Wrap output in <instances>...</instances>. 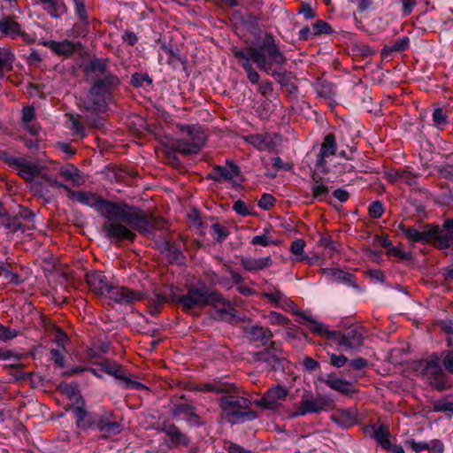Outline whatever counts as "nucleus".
I'll use <instances>...</instances> for the list:
<instances>
[{
	"mask_svg": "<svg viewBox=\"0 0 453 453\" xmlns=\"http://www.w3.org/2000/svg\"><path fill=\"white\" fill-rule=\"evenodd\" d=\"M67 196L72 201L95 208L99 214L106 218L103 224V231L109 239L121 242L124 240L133 242L136 234L131 230L140 234H147L152 230H161L165 227L164 219L148 213L138 207L128 206L125 203H115L106 200L96 194L68 189Z\"/></svg>",
	"mask_w": 453,
	"mask_h": 453,
	"instance_id": "f257e3e1",
	"label": "nucleus"
},
{
	"mask_svg": "<svg viewBox=\"0 0 453 453\" xmlns=\"http://www.w3.org/2000/svg\"><path fill=\"white\" fill-rule=\"evenodd\" d=\"M243 51L257 67L266 73H271L274 69L273 66L283 65L287 63V58L280 50L271 34L265 33L259 35L251 46L239 48Z\"/></svg>",
	"mask_w": 453,
	"mask_h": 453,
	"instance_id": "f03ea898",
	"label": "nucleus"
},
{
	"mask_svg": "<svg viewBox=\"0 0 453 453\" xmlns=\"http://www.w3.org/2000/svg\"><path fill=\"white\" fill-rule=\"evenodd\" d=\"M119 83V80L116 75H108L104 81H95L87 97L81 100L83 108L96 112L104 111L107 108V102L111 96V90Z\"/></svg>",
	"mask_w": 453,
	"mask_h": 453,
	"instance_id": "7ed1b4c3",
	"label": "nucleus"
},
{
	"mask_svg": "<svg viewBox=\"0 0 453 453\" xmlns=\"http://www.w3.org/2000/svg\"><path fill=\"white\" fill-rule=\"evenodd\" d=\"M219 403L224 417L229 422H243L257 418L256 411H250L251 402L248 398L235 395H226L220 397Z\"/></svg>",
	"mask_w": 453,
	"mask_h": 453,
	"instance_id": "20e7f679",
	"label": "nucleus"
},
{
	"mask_svg": "<svg viewBox=\"0 0 453 453\" xmlns=\"http://www.w3.org/2000/svg\"><path fill=\"white\" fill-rule=\"evenodd\" d=\"M421 374L426 378V382L438 391H443L452 387V381L443 372L438 357H433L426 360Z\"/></svg>",
	"mask_w": 453,
	"mask_h": 453,
	"instance_id": "39448f33",
	"label": "nucleus"
},
{
	"mask_svg": "<svg viewBox=\"0 0 453 453\" xmlns=\"http://www.w3.org/2000/svg\"><path fill=\"white\" fill-rule=\"evenodd\" d=\"M326 339L333 341L344 349H359L364 343V330L359 326H352L344 332L331 331Z\"/></svg>",
	"mask_w": 453,
	"mask_h": 453,
	"instance_id": "423d86ee",
	"label": "nucleus"
},
{
	"mask_svg": "<svg viewBox=\"0 0 453 453\" xmlns=\"http://www.w3.org/2000/svg\"><path fill=\"white\" fill-rule=\"evenodd\" d=\"M209 292L210 288L206 287L190 288L185 295L173 296L172 302L181 305L185 311L195 308H203L206 306Z\"/></svg>",
	"mask_w": 453,
	"mask_h": 453,
	"instance_id": "0eeeda50",
	"label": "nucleus"
},
{
	"mask_svg": "<svg viewBox=\"0 0 453 453\" xmlns=\"http://www.w3.org/2000/svg\"><path fill=\"white\" fill-rule=\"evenodd\" d=\"M35 214L27 208H22L13 217L4 216L1 225L11 234L18 231L25 232L35 228Z\"/></svg>",
	"mask_w": 453,
	"mask_h": 453,
	"instance_id": "6e6552de",
	"label": "nucleus"
},
{
	"mask_svg": "<svg viewBox=\"0 0 453 453\" xmlns=\"http://www.w3.org/2000/svg\"><path fill=\"white\" fill-rule=\"evenodd\" d=\"M94 428H96L102 434L103 438L108 439L120 434L123 426L117 420L112 411H103L95 414Z\"/></svg>",
	"mask_w": 453,
	"mask_h": 453,
	"instance_id": "1a4fd4ad",
	"label": "nucleus"
},
{
	"mask_svg": "<svg viewBox=\"0 0 453 453\" xmlns=\"http://www.w3.org/2000/svg\"><path fill=\"white\" fill-rule=\"evenodd\" d=\"M282 350L279 344L275 342H271L270 348L256 352L253 358L256 362L265 364L266 367L273 371H279L284 369L286 360L281 357Z\"/></svg>",
	"mask_w": 453,
	"mask_h": 453,
	"instance_id": "9d476101",
	"label": "nucleus"
},
{
	"mask_svg": "<svg viewBox=\"0 0 453 453\" xmlns=\"http://www.w3.org/2000/svg\"><path fill=\"white\" fill-rule=\"evenodd\" d=\"M288 389L280 384L270 388L264 396L255 401L258 407L268 410H275L280 407L288 395Z\"/></svg>",
	"mask_w": 453,
	"mask_h": 453,
	"instance_id": "9b49d317",
	"label": "nucleus"
},
{
	"mask_svg": "<svg viewBox=\"0 0 453 453\" xmlns=\"http://www.w3.org/2000/svg\"><path fill=\"white\" fill-rule=\"evenodd\" d=\"M206 305H210L215 310L214 318L217 319L227 320L234 317L235 310L230 302L217 291L210 289Z\"/></svg>",
	"mask_w": 453,
	"mask_h": 453,
	"instance_id": "f8f14e48",
	"label": "nucleus"
},
{
	"mask_svg": "<svg viewBox=\"0 0 453 453\" xmlns=\"http://www.w3.org/2000/svg\"><path fill=\"white\" fill-rule=\"evenodd\" d=\"M107 297L117 303L127 305L142 300L144 297V293L142 291L132 290L125 287L112 285Z\"/></svg>",
	"mask_w": 453,
	"mask_h": 453,
	"instance_id": "ddd939ff",
	"label": "nucleus"
},
{
	"mask_svg": "<svg viewBox=\"0 0 453 453\" xmlns=\"http://www.w3.org/2000/svg\"><path fill=\"white\" fill-rule=\"evenodd\" d=\"M247 142L258 150L275 151L280 145V137L276 134H251L246 138Z\"/></svg>",
	"mask_w": 453,
	"mask_h": 453,
	"instance_id": "4468645a",
	"label": "nucleus"
},
{
	"mask_svg": "<svg viewBox=\"0 0 453 453\" xmlns=\"http://www.w3.org/2000/svg\"><path fill=\"white\" fill-rule=\"evenodd\" d=\"M86 282L90 290L99 296H108L112 285L106 276L99 271H93L86 274Z\"/></svg>",
	"mask_w": 453,
	"mask_h": 453,
	"instance_id": "2eb2a0df",
	"label": "nucleus"
},
{
	"mask_svg": "<svg viewBox=\"0 0 453 453\" xmlns=\"http://www.w3.org/2000/svg\"><path fill=\"white\" fill-rule=\"evenodd\" d=\"M400 227L409 240L415 242H433L435 245L438 226L427 225L422 231L414 227L405 228L403 226Z\"/></svg>",
	"mask_w": 453,
	"mask_h": 453,
	"instance_id": "dca6fc26",
	"label": "nucleus"
},
{
	"mask_svg": "<svg viewBox=\"0 0 453 453\" xmlns=\"http://www.w3.org/2000/svg\"><path fill=\"white\" fill-rule=\"evenodd\" d=\"M7 162L10 165L13 166L18 171L19 175L26 180H32L35 176L40 173V166L26 159L11 157Z\"/></svg>",
	"mask_w": 453,
	"mask_h": 453,
	"instance_id": "f3484780",
	"label": "nucleus"
},
{
	"mask_svg": "<svg viewBox=\"0 0 453 453\" xmlns=\"http://www.w3.org/2000/svg\"><path fill=\"white\" fill-rule=\"evenodd\" d=\"M84 72L91 75L95 81H104L108 75H114L107 69V60L94 58L85 66Z\"/></svg>",
	"mask_w": 453,
	"mask_h": 453,
	"instance_id": "a211bd4d",
	"label": "nucleus"
},
{
	"mask_svg": "<svg viewBox=\"0 0 453 453\" xmlns=\"http://www.w3.org/2000/svg\"><path fill=\"white\" fill-rule=\"evenodd\" d=\"M73 411L76 418V424L80 429L87 430L94 428V417L95 414H89L85 409V403L81 400H77L75 406L73 407Z\"/></svg>",
	"mask_w": 453,
	"mask_h": 453,
	"instance_id": "6ab92c4d",
	"label": "nucleus"
},
{
	"mask_svg": "<svg viewBox=\"0 0 453 453\" xmlns=\"http://www.w3.org/2000/svg\"><path fill=\"white\" fill-rule=\"evenodd\" d=\"M73 411L76 418V424L80 429L87 430L94 428V417L95 414H89L85 409V403L81 400H77L75 406L73 407Z\"/></svg>",
	"mask_w": 453,
	"mask_h": 453,
	"instance_id": "aec40b11",
	"label": "nucleus"
},
{
	"mask_svg": "<svg viewBox=\"0 0 453 453\" xmlns=\"http://www.w3.org/2000/svg\"><path fill=\"white\" fill-rule=\"evenodd\" d=\"M435 246L445 250L453 246V218L446 219L442 228L436 233Z\"/></svg>",
	"mask_w": 453,
	"mask_h": 453,
	"instance_id": "412c9836",
	"label": "nucleus"
},
{
	"mask_svg": "<svg viewBox=\"0 0 453 453\" xmlns=\"http://www.w3.org/2000/svg\"><path fill=\"white\" fill-rule=\"evenodd\" d=\"M243 328L250 341L259 342L263 346H265L273 336L270 329L257 325L245 326Z\"/></svg>",
	"mask_w": 453,
	"mask_h": 453,
	"instance_id": "4be33fe9",
	"label": "nucleus"
},
{
	"mask_svg": "<svg viewBox=\"0 0 453 453\" xmlns=\"http://www.w3.org/2000/svg\"><path fill=\"white\" fill-rule=\"evenodd\" d=\"M270 74L289 95L297 93V86L293 82L296 77L291 72L279 68L273 70Z\"/></svg>",
	"mask_w": 453,
	"mask_h": 453,
	"instance_id": "5701e85b",
	"label": "nucleus"
},
{
	"mask_svg": "<svg viewBox=\"0 0 453 453\" xmlns=\"http://www.w3.org/2000/svg\"><path fill=\"white\" fill-rule=\"evenodd\" d=\"M232 51L234 57L239 60L240 65L245 70L249 81L253 84H257L260 76L252 65V59L245 55L243 51H241L239 48H234Z\"/></svg>",
	"mask_w": 453,
	"mask_h": 453,
	"instance_id": "b1692460",
	"label": "nucleus"
},
{
	"mask_svg": "<svg viewBox=\"0 0 453 453\" xmlns=\"http://www.w3.org/2000/svg\"><path fill=\"white\" fill-rule=\"evenodd\" d=\"M296 314L301 319L297 322L299 324H303V322H306L308 328L313 334L321 336L325 339L326 335L330 334V330L327 328L326 325H325L322 322L317 321L311 314H306L304 312H297Z\"/></svg>",
	"mask_w": 453,
	"mask_h": 453,
	"instance_id": "393cba45",
	"label": "nucleus"
},
{
	"mask_svg": "<svg viewBox=\"0 0 453 453\" xmlns=\"http://www.w3.org/2000/svg\"><path fill=\"white\" fill-rule=\"evenodd\" d=\"M326 404V402L322 397L303 399L294 416H303L310 412H319L325 408Z\"/></svg>",
	"mask_w": 453,
	"mask_h": 453,
	"instance_id": "a878e982",
	"label": "nucleus"
},
{
	"mask_svg": "<svg viewBox=\"0 0 453 453\" xmlns=\"http://www.w3.org/2000/svg\"><path fill=\"white\" fill-rule=\"evenodd\" d=\"M162 432L170 439L171 443L174 446H188L190 442L189 437L182 433L174 424L164 425Z\"/></svg>",
	"mask_w": 453,
	"mask_h": 453,
	"instance_id": "bb28decb",
	"label": "nucleus"
},
{
	"mask_svg": "<svg viewBox=\"0 0 453 453\" xmlns=\"http://www.w3.org/2000/svg\"><path fill=\"white\" fill-rule=\"evenodd\" d=\"M240 173L239 167L234 163H229L226 166L217 165L213 168L210 178L215 181H221L222 180H232L238 176Z\"/></svg>",
	"mask_w": 453,
	"mask_h": 453,
	"instance_id": "cd10ccee",
	"label": "nucleus"
},
{
	"mask_svg": "<svg viewBox=\"0 0 453 453\" xmlns=\"http://www.w3.org/2000/svg\"><path fill=\"white\" fill-rule=\"evenodd\" d=\"M319 380L326 384L330 388L342 393L349 394L353 391L352 384L347 380L339 379L333 374L325 377H319Z\"/></svg>",
	"mask_w": 453,
	"mask_h": 453,
	"instance_id": "c85d7f7f",
	"label": "nucleus"
},
{
	"mask_svg": "<svg viewBox=\"0 0 453 453\" xmlns=\"http://www.w3.org/2000/svg\"><path fill=\"white\" fill-rule=\"evenodd\" d=\"M241 265L246 271L255 272L269 267L272 265V260L270 257L259 258L242 257Z\"/></svg>",
	"mask_w": 453,
	"mask_h": 453,
	"instance_id": "c756f323",
	"label": "nucleus"
},
{
	"mask_svg": "<svg viewBox=\"0 0 453 453\" xmlns=\"http://www.w3.org/2000/svg\"><path fill=\"white\" fill-rule=\"evenodd\" d=\"M173 418H179L180 415L188 417V420L200 426V417L195 412V408L188 403L175 404L171 411Z\"/></svg>",
	"mask_w": 453,
	"mask_h": 453,
	"instance_id": "7c9ffc66",
	"label": "nucleus"
},
{
	"mask_svg": "<svg viewBox=\"0 0 453 453\" xmlns=\"http://www.w3.org/2000/svg\"><path fill=\"white\" fill-rule=\"evenodd\" d=\"M59 174L65 180L71 181L73 185L76 187H81L85 183V178L81 173V171L72 165L61 167Z\"/></svg>",
	"mask_w": 453,
	"mask_h": 453,
	"instance_id": "2f4dec72",
	"label": "nucleus"
},
{
	"mask_svg": "<svg viewBox=\"0 0 453 453\" xmlns=\"http://www.w3.org/2000/svg\"><path fill=\"white\" fill-rule=\"evenodd\" d=\"M44 5L43 10L52 18L59 19L67 12V6L59 0H40Z\"/></svg>",
	"mask_w": 453,
	"mask_h": 453,
	"instance_id": "473e14b6",
	"label": "nucleus"
},
{
	"mask_svg": "<svg viewBox=\"0 0 453 453\" xmlns=\"http://www.w3.org/2000/svg\"><path fill=\"white\" fill-rule=\"evenodd\" d=\"M162 252L168 257L170 263L181 265L184 263V256L180 247L171 242H165Z\"/></svg>",
	"mask_w": 453,
	"mask_h": 453,
	"instance_id": "72a5a7b5",
	"label": "nucleus"
},
{
	"mask_svg": "<svg viewBox=\"0 0 453 453\" xmlns=\"http://www.w3.org/2000/svg\"><path fill=\"white\" fill-rule=\"evenodd\" d=\"M15 61V55L7 48L0 49V79L4 77V73L12 72L13 69V63Z\"/></svg>",
	"mask_w": 453,
	"mask_h": 453,
	"instance_id": "f704fd0d",
	"label": "nucleus"
},
{
	"mask_svg": "<svg viewBox=\"0 0 453 453\" xmlns=\"http://www.w3.org/2000/svg\"><path fill=\"white\" fill-rule=\"evenodd\" d=\"M322 272L324 274L331 277L332 280L335 281L355 286L353 281V275L349 273H346L336 268H323Z\"/></svg>",
	"mask_w": 453,
	"mask_h": 453,
	"instance_id": "c9c22d12",
	"label": "nucleus"
},
{
	"mask_svg": "<svg viewBox=\"0 0 453 453\" xmlns=\"http://www.w3.org/2000/svg\"><path fill=\"white\" fill-rule=\"evenodd\" d=\"M0 33L16 38L20 34V26L10 17L0 19Z\"/></svg>",
	"mask_w": 453,
	"mask_h": 453,
	"instance_id": "e433bc0d",
	"label": "nucleus"
},
{
	"mask_svg": "<svg viewBox=\"0 0 453 453\" xmlns=\"http://www.w3.org/2000/svg\"><path fill=\"white\" fill-rule=\"evenodd\" d=\"M334 422L342 427H349L357 422L355 412L349 410L337 411L333 417Z\"/></svg>",
	"mask_w": 453,
	"mask_h": 453,
	"instance_id": "4c0bfd02",
	"label": "nucleus"
},
{
	"mask_svg": "<svg viewBox=\"0 0 453 453\" xmlns=\"http://www.w3.org/2000/svg\"><path fill=\"white\" fill-rule=\"evenodd\" d=\"M44 45L58 55L68 56L74 51L73 44L67 40L63 42L48 41L44 42Z\"/></svg>",
	"mask_w": 453,
	"mask_h": 453,
	"instance_id": "58836bf2",
	"label": "nucleus"
},
{
	"mask_svg": "<svg viewBox=\"0 0 453 453\" xmlns=\"http://www.w3.org/2000/svg\"><path fill=\"white\" fill-rule=\"evenodd\" d=\"M172 300L173 296L168 298L165 294L155 292L149 299L150 312L152 315L159 313L163 305L165 303H173Z\"/></svg>",
	"mask_w": 453,
	"mask_h": 453,
	"instance_id": "ea45409f",
	"label": "nucleus"
},
{
	"mask_svg": "<svg viewBox=\"0 0 453 453\" xmlns=\"http://www.w3.org/2000/svg\"><path fill=\"white\" fill-rule=\"evenodd\" d=\"M188 135L189 142L193 148L199 152L202 147L204 145L206 141V135L200 128L190 127L188 131Z\"/></svg>",
	"mask_w": 453,
	"mask_h": 453,
	"instance_id": "a19ab883",
	"label": "nucleus"
},
{
	"mask_svg": "<svg viewBox=\"0 0 453 453\" xmlns=\"http://www.w3.org/2000/svg\"><path fill=\"white\" fill-rule=\"evenodd\" d=\"M312 180V196L314 199L324 200L329 193V188L327 186L320 182L321 178L318 176L316 173L311 175Z\"/></svg>",
	"mask_w": 453,
	"mask_h": 453,
	"instance_id": "79ce46f5",
	"label": "nucleus"
},
{
	"mask_svg": "<svg viewBox=\"0 0 453 453\" xmlns=\"http://www.w3.org/2000/svg\"><path fill=\"white\" fill-rule=\"evenodd\" d=\"M262 296L276 307L282 308L284 305L289 306L292 303V302L278 289H275L273 292H264Z\"/></svg>",
	"mask_w": 453,
	"mask_h": 453,
	"instance_id": "37998d69",
	"label": "nucleus"
},
{
	"mask_svg": "<svg viewBox=\"0 0 453 453\" xmlns=\"http://www.w3.org/2000/svg\"><path fill=\"white\" fill-rule=\"evenodd\" d=\"M98 366L100 367L102 372L111 376H113L119 381H120L121 378L124 376L122 367L115 362L106 360L99 363Z\"/></svg>",
	"mask_w": 453,
	"mask_h": 453,
	"instance_id": "c03bdc74",
	"label": "nucleus"
},
{
	"mask_svg": "<svg viewBox=\"0 0 453 453\" xmlns=\"http://www.w3.org/2000/svg\"><path fill=\"white\" fill-rule=\"evenodd\" d=\"M318 244L324 248V255L330 258H334V257L340 251V244L334 242L328 236H321Z\"/></svg>",
	"mask_w": 453,
	"mask_h": 453,
	"instance_id": "a18cd8bd",
	"label": "nucleus"
},
{
	"mask_svg": "<svg viewBox=\"0 0 453 453\" xmlns=\"http://www.w3.org/2000/svg\"><path fill=\"white\" fill-rule=\"evenodd\" d=\"M337 145L336 139L334 134H327L321 144L319 156L329 157L334 155L336 152Z\"/></svg>",
	"mask_w": 453,
	"mask_h": 453,
	"instance_id": "49530a36",
	"label": "nucleus"
},
{
	"mask_svg": "<svg viewBox=\"0 0 453 453\" xmlns=\"http://www.w3.org/2000/svg\"><path fill=\"white\" fill-rule=\"evenodd\" d=\"M75 13L82 27H87L89 24L88 11L86 8V0H72Z\"/></svg>",
	"mask_w": 453,
	"mask_h": 453,
	"instance_id": "de8ad7c7",
	"label": "nucleus"
},
{
	"mask_svg": "<svg viewBox=\"0 0 453 453\" xmlns=\"http://www.w3.org/2000/svg\"><path fill=\"white\" fill-rule=\"evenodd\" d=\"M11 265L0 261V276L4 277L8 283L19 285L21 280L19 274L11 271Z\"/></svg>",
	"mask_w": 453,
	"mask_h": 453,
	"instance_id": "09e8293b",
	"label": "nucleus"
},
{
	"mask_svg": "<svg viewBox=\"0 0 453 453\" xmlns=\"http://www.w3.org/2000/svg\"><path fill=\"white\" fill-rule=\"evenodd\" d=\"M173 151L179 152L183 156L195 155L198 152L193 148L191 142L187 138L178 140L173 145Z\"/></svg>",
	"mask_w": 453,
	"mask_h": 453,
	"instance_id": "8fccbe9b",
	"label": "nucleus"
},
{
	"mask_svg": "<svg viewBox=\"0 0 453 453\" xmlns=\"http://www.w3.org/2000/svg\"><path fill=\"white\" fill-rule=\"evenodd\" d=\"M316 91L319 97L325 99H333L335 95L333 85L325 81H319L316 84Z\"/></svg>",
	"mask_w": 453,
	"mask_h": 453,
	"instance_id": "3c124183",
	"label": "nucleus"
},
{
	"mask_svg": "<svg viewBox=\"0 0 453 453\" xmlns=\"http://www.w3.org/2000/svg\"><path fill=\"white\" fill-rule=\"evenodd\" d=\"M389 432L388 429L380 426L378 429L374 431L373 438L377 441L378 444H380L384 449H387L388 447H390V441L388 440Z\"/></svg>",
	"mask_w": 453,
	"mask_h": 453,
	"instance_id": "603ef678",
	"label": "nucleus"
},
{
	"mask_svg": "<svg viewBox=\"0 0 453 453\" xmlns=\"http://www.w3.org/2000/svg\"><path fill=\"white\" fill-rule=\"evenodd\" d=\"M233 388V385L227 384V383H220V382H215V383H207L203 385L200 388L201 391L205 392H215V393H224V392H231Z\"/></svg>",
	"mask_w": 453,
	"mask_h": 453,
	"instance_id": "864d4df0",
	"label": "nucleus"
},
{
	"mask_svg": "<svg viewBox=\"0 0 453 453\" xmlns=\"http://www.w3.org/2000/svg\"><path fill=\"white\" fill-rule=\"evenodd\" d=\"M409 46V38L403 37L396 40L392 45L386 46L383 48L381 54L388 56L393 51H403L405 50Z\"/></svg>",
	"mask_w": 453,
	"mask_h": 453,
	"instance_id": "5fc2aeb1",
	"label": "nucleus"
},
{
	"mask_svg": "<svg viewBox=\"0 0 453 453\" xmlns=\"http://www.w3.org/2000/svg\"><path fill=\"white\" fill-rule=\"evenodd\" d=\"M433 121L435 127L442 128L448 123V115L442 108H436L433 112Z\"/></svg>",
	"mask_w": 453,
	"mask_h": 453,
	"instance_id": "6e6d98bb",
	"label": "nucleus"
},
{
	"mask_svg": "<svg viewBox=\"0 0 453 453\" xmlns=\"http://www.w3.org/2000/svg\"><path fill=\"white\" fill-rule=\"evenodd\" d=\"M400 182L405 183L412 188H418V175L407 170H403Z\"/></svg>",
	"mask_w": 453,
	"mask_h": 453,
	"instance_id": "4d7b16f0",
	"label": "nucleus"
},
{
	"mask_svg": "<svg viewBox=\"0 0 453 453\" xmlns=\"http://www.w3.org/2000/svg\"><path fill=\"white\" fill-rule=\"evenodd\" d=\"M211 229L213 232V236H214L213 238L218 242H223L229 234L228 230L222 225L218 224V223L213 224L211 226Z\"/></svg>",
	"mask_w": 453,
	"mask_h": 453,
	"instance_id": "13d9d810",
	"label": "nucleus"
},
{
	"mask_svg": "<svg viewBox=\"0 0 453 453\" xmlns=\"http://www.w3.org/2000/svg\"><path fill=\"white\" fill-rule=\"evenodd\" d=\"M267 318L272 325L286 326L290 322L287 317L276 311H271Z\"/></svg>",
	"mask_w": 453,
	"mask_h": 453,
	"instance_id": "bf43d9fd",
	"label": "nucleus"
},
{
	"mask_svg": "<svg viewBox=\"0 0 453 453\" xmlns=\"http://www.w3.org/2000/svg\"><path fill=\"white\" fill-rule=\"evenodd\" d=\"M305 247V242L303 239H296L292 242L290 245V251L296 257H303L305 255L303 250Z\"/></svg>",
	"mask_w": 453,
	"mask_h": 453,
	"instance_id": "052dcab7",
	"label": "nucleus"
},
{
	"mask_svg": "<svg viewBox=\"0 0 453 453\" xmlns=\"http://www.w3.org/2000/svg\"><path fill=\"white\" fill-rule=\"evenodd\" d=\"M405 445L410 447L416 453H419L423 450H427L429 449V443L422 441L418 442L414 439H410L405 441Z\"/></svg>",
	"mask_w": 453,
	"mask_h": 453,
	"instance_id": "680f3d73",
	"label": "nucleus"
},
{
	"mask_svg": "<svg viewBox=\"0 0 453 453\" xmlns=\"http://www.w3.org/2000/svg\"><path fill=\"white\" fill-rule=\"evenodd\" d=\"M144 81H147L148 83L151 84L152 80L149 77L148 74L135 73L132 75L131 83L134 87H142Z\"/></svg>",
	"mask_w": 453,
	"mask_h": 453,
	"instance_id": "e2e57ef3",
	"label": "nucleus"
},
{
	"mask_svg": "<svg viewBox=\"0 0 453 453\" xmlns=\"http://www.w3.org/2000/svg\"><path fill=\"white\" fill-rule=\"evenodd\" d=\"M312 29L313 34L316 35L320 34H330L332 31L330 26L323 20L316 21L312 26Z\"/></svg>",
	"mask_w": 453,
	"mask_h": 453,
	"instance_id": "0e129e2a",
	"label": "nucleus"
},
{
	"mask_svg": "<svg viewBox=\"0 0 453 453\" xmlns=\"http://www.w3.org/2000/svg\"><path fill=\"white\" fill-rule=\"evenodd\" d=\"M330 364L334 367L341 368L346 365H349V359L344 355L331 354Z\"/></svg>",
	"mask_w": 453,
	"mask_h": 453,
	"instance_id": "69168bd1",
	"label": "nucleus"
},
{
	"mask_svg": "<svg viewBox=\"0 0 453 453\" xmlns=\"http://www.w3.org/2000/svg\"><path fill=\"white\" fill-rule=\"evenodd\" d=\"M275 203L274 197L270 194H264L258 201V206L263 210H270Z\"/></svg>",
	"mask_w": 453,
	"mask_h": 453,
	"instance_id": "338daca9",
	"label": "nucleus"
},
{
	"mask_svg": "<svg viewBox=\"0 0 453 453\" xmlns=\"http://www.w3.org/2000/svg\"><path fill=\"white\" fill-rule=\"evenodd\" d=\"M369 215L371 218L379 219L381 217L383 213V206L382 203L379 201L373 202L368 209Z\"/></svg>",
	"mask_w": 453,
	"mask_h": 453,
	"instance_id": "774afa93",
	"label": "nucleus"
}]
</instances>
